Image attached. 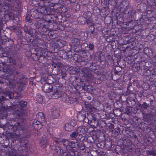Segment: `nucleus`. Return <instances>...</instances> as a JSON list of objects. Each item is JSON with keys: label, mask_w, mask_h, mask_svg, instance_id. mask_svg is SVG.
Segmentation results:
<instances>
[{"label": "nucleus", "mask_w": 156, "mask_h": 156, "mask_svg": "<svg viewBox=\"0 0 156 156\" xmlns=\"http://www.w3.org/2000/svg\"><path fill=\"white\" fill-rule=\"evenodd\" d=\"M146 153L147 154L156 156V151L154 150L147 151Z\"/></svg>", "instance_id": "obj_7"}, {"label": "nucleus", "mask_w": 156, "mask_h": 156, "mask_svg": "<svg viewBox=\"0 0 156 156\" xmlns=\"http://www.w3.org/2000/svg\"><path fill=\"white\" fill-rule=\"evenodd\" d=\"M75 41H76L77 43L79 42V40L78 39H75Z\"/></svg>", "instance_id": "obj_16"}, {"label": "nucleus", "mask_w": 156, "mask_h": 156, "mask_svg": "<svg viewBox=\"0 0 156 156\" xmlns=\"http://www.w3.org/2000/svg\"><path fill=\"white\" fill-rule=\"evenodd\" d=\"M126 113L127 114L129 115L131 114V111L129 109L127 108L126 111Z\"/></svg>", "instance_id": "obj_13"}, {"label": "nucleus", "mask_w": 156, "mask_h": 156, "mask_svg": "<svg viewBox=\"0 0 156 156\" xmlns=\"http://www.w3.org/2000/svg\"><path fill=\"white\" fill-rule=\"evenodd\" d=\"M148 106V105L146 103L144 102L142 105L141 107L144 108H146Z\"/></svg>", "instance_id": "obj_12"}, {"label": "nucleus", "mask_w": 156, "mask_h": 156, "mask_svg": "<svg viewBox=\"0 0 156 156\" xmlns=\"http://www.w3.org/2000/svg\"><path fill=\"white\" fill-rule=\"evenodd\" d=\"M64 94V92L62 91L56 90L52 94V95L53 97L55 98H57L61 97Z\"/></svg>", "instance_id": "obj_4"}, {"label": "nucleus", "mask_w": 156, "mask_h": 156, "mask_svg": "<svg viewBox=\"0 0 156 156\" xmlns=\"http://www.w3.org/2000/svg\"><path fill=\"white\" fill-rule=\"evenodd\" d=\"M53 89V87L52 84L46 83L44 85L42 90L46 93H49Z\"/></svg>", "instance_id": "obj_3"}, {"label": "nucleus", "mask_w": 156, "mask_h": 156, "mask_svg": "<svg viewBox=\"0 0 156 156\" xmlns=\"http://www.w3.org/2000/svg\"><path fill=\"white\" fill-rule=\"evenodd\" d=\"M9 84H10V85H11V84H12V83L11 82H10Z\"/></svg>", "instance_id": "obj_17"}, {"label": "nucleus", "mask_w": 156, "mask_h": 156, "mask_svg": "<svg viewBox=\"0 0 156 156\" xmlns=\"http://www.w3.org/2000/svg\"><path fill=\"white\" fill-rule=\"evenodd\" d=\"M19 104L21 107H24L27 105V103L24 101H20Z\"/></svg>", "instance_id": "obj_10"}, {"label": "nucleus", "mask_w": 156, "mask_h": 156, "mask_svg": "<svg viewBox=\"0 0 156 156\" xmlns=\"http://www.w3.org/2000/svg\"><path fill=\"white\" fill-rule=\"evenodd\" d=\"M13 71V70H12V71H11V72L12 73Z\"/></svg>", "instance_id": "obj_19"}, {"label": "nucleus", "mask_w": 156, "mask_h": 156, "mask_svg": "<svg viewBox=\"0 0 156 156\" xmlns=\"http://www.w3.org/2000/svg\"><path fill=\"white\" fill-rule=\"evenodd\" d=\"M15 126H16V129L18 130H21L23 129V127L20 125L19 123H17L15 124Z\"/></svg>", "instance_id": "obj_8"}, {"label": "nucleus", "mask_w": 156, "mask_h": 156, "mask_svg": "<svg viewBox=\"0 0 156 156\" xmlns=\"http://www.w3.org/2000/svg\"><path fill=\"white\" fill-rule=\"evenodd\" d=\"M46 140L45 139V136H44L40 140V143L43 144H45L46 143Z\"/></svg>", "instance_id": "obj_11"}, {"label": "nucleus", "mask_w": 156, "mask_h": 156, "mask_svg": "<svg viewBox=\"0 0 156 156\" xmlns=\"http://www.w3.org/2000/svg\"><path fill=\"white\" fill-rule=\"evenodd\" d=\"M62 143L67 151L71 150L75 147V143L74 141H70L68 140L64 139L62 141Z\"/></svg>", "instance_id": "obj_1"}, {"label": "nucleus", "mask_w": 156, "mask_h": 156, "mask_svg": "<svg viewBox=\"0 0 156 156\" xmlns=\"http://www.w3.org/2000/svg\"><path fill=\"white\" fill-rule=\"evenodd\" d=\"M76 122L75 120H71L66 123L65 125V129L66 130L70 131L73 129L74 126L76 125Z\"/></svg>", "instance_id": "obj_2"}, {"label": "nucleus", "mask_w": 156, "mask_h": 156, "mask_svg": "<svg viewBox=\"0 0 156 156\" xmlns=\"http://www.w3.org/2000/svg\"><path fill=\"white\" fill-rule=\"evenodd\" d=\"M75 73H76V72H74L73 73L75 74Z\"/></svg>", "instance_id": "obj_20"}, {"label": "nucleus", "mask_w": 156, "mask_h": 156, "mask_svg": "<svg viewBox=\"0 0 156 156\" xmlns=\"http://www.w3.org/2000/svg\"><path fill=\"white\" fill-rule=\"evenodd\" d=\"M58 112V111L57 110H54L53 111L52 113V115L54 118H57L59 116V114Z\"/></svg>", "instance_id": "obj_6"}, {"label": "nucleus", "mask_w": 156, "mask_h": 156, "mask_svg": "<svg viewBox=\"0 0 156 156\" xmlns=\"http://www.w3.org/2000/svg\"><path fill=\"white\" fill-rule=\"evenodd\" d=\"M89 48L90 49V50H92L94 48V45L93 44H90L88 46Z\"/></svg>", "instance_id": "obj_14"}, {"label": "nucleus", "mask_w": 156, "mask_h": 156, "mask_svg": "<svg viewBox=\"0 0 156 156\" xmlns=\"http://www.w3.org/2000/svg\"><path fill=\"white\" fill-rule=\"evenodd\" d=\"M37 116L38 119L40 121H41L42 123H43L44 122V117L42 112H39Z\"/></svg>", "instance_id": "obj_5"}, {"label": "nucleus", "mask_w": 156, "mask_h": 156, "mask_svg": "<svg viewBox=\"0 0 156 156\" xmlns=\"http://www.w3.org/2000/svg\"><path fill=\"white\" fill-rule=\"evenodd\" d=\"M27 18H28V17L27 16L26 17V20H27V22H31L30 20L29 19H27Z\"/></svg>", "instance_id": "obj_15"}, {"label": "nucleus", "mask_w": 156, "mask_h": 156, "mask_svg": "<svg viewBox=\"0 0 156 156\" xmlns=\"http://www.w3.org/2000/svg\"><path fill=\"white\" fill-rule=\"evenodd\" d=\"M78 133L77 131H74L70 135L71 138H75L78 136Z\"/></svg>", "instance_id": "obj_9"}, {"label": "nucleus", "mask_w": 156, "mask_h": 156, "mask_svg": "<svg viewBox=\"0 0 156 156\" xmlns=\"http://www.w3.org/2000/svg\"><path fill=\"white\" fill-rule=\"evenodd\" d=\"M108 1H112L113 0H108Z\"/></svg>", "instance_id": "obj_18"}, {"label": "nucleus", "mask_w": 156, "mask_h": 156, "mask_svg": "<svg viewBox=\"0 0 156 156\" xmlns=\"http://www.w3.org/2000/svg\"><path fill=\"white\" fill-rule=\"evenodd\" d=\"M57 141L56 140V143H57Z\"/></svg>", "instance_id": "obj_21"}]
</instances>
